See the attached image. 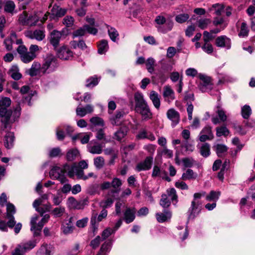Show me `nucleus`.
Segmentation results:
<instances>
[{
  "label": "nucleus",
  "mask_w": 255,
  "mask_h": 255,
  "mask_svg": "<svg viewBox=\"0 0 255 255\" xmlns=\"http://www.w3.org/2000/svg\"><path fill=\"white\" fill-rule=\"evenodd\" d=\"M16 212L14 206L10 203L6 204V216H13Z\"/></svg>",
  "instance_id": "obj_56"
},
{
  "label": "nucleus",
  "mask_w": 255,
  "mask_h": 255,
  "mask_svg": "<svg viewBox=\"0 0 255 255\" xmlns=\"http://www.w3.org/2000/svg\"><path fill=\"white\" fill-rule=\"evenodd\" d=\"M14 140V134L12 132H8L4 137V144L6 148L9 149L13 147Z\"/></svg>",
  "instance_id": "obj_26"
},
{
  "label": "nucleus",
  "mask_w": 255,
  "mask_h": 255,
  "mask_svg": "<svg viewBox=\"0 0 255 255\" xmlns=\"http://www.w3.org/2000/svg\"><path fill=\"white\" fill-rule=\"evenodd\" d=\"M221 193L219 191H211L210 193L206 196V199L208 201H213L216 202L219 199Z\"/></svg>",
  "instance_id": "obj_39"
},
{
  "label": "nucleus",
  "mask_w": 255,
  "mask_h": 255,
  "mask_svg": "<svg viewBox=\"0 0 255 255\" xmlns=\"http://www.w3.org/2000/svg\"><path fill=\"white\" fill-rule=\"evenodd\" d=\"M241 114L243 118L248 119L252 114V109L249 105H245L242 108Z\"/></svg>",
  "instance_id": "obj_45"
},
{
  "label": "nucleus",
  "mask_w": 255,
  "mask_h": 255,
  "mask_svg": "<svg viewBox=\"0 0 255 255\" xmlns=\"http://www.w3.org/2000/svg\"><path fill=\"white\" fill-rule=\"evenodd\" d=\"M170 201L167 197V195L162 194L160 201V205L164 208H168L171 204Z\"/></svg>",
  "instance_id": "obj_49"
},
{
  "label": "nucleus",
  "mask_w": 255,
  "mask_h": 255,
  "mask_svg": "<svg viewBox=\"0 0 255 255\" xmlns=\"http://www.w3.org/2000/svg\"><path fill=\"white\" fill-rule=\"evenodd\" d=\"M86 87H93L98 84V80L96 77H91L87 80L86 81Z\"/></svg>",
  "instance_id": "obj_60"
},
{
  "label": "nucleus",
  "mask_w": 255,
  "mask_h": 255,
  "mask_svg": "<svg viewBox=\"0 0 255 255\" xmlns=\"http://www.w3.org/2000/svg\"><path fill=\"white\" fill-rule=\"evenodd\" d=\"M78 138L80 139L81 142L82 144H86L89 141L90 135L88 134L83 135V134L80 133L76 136L72 137L73 140H75Z\"/></svg>",
  "instance_id": "obj_47"
},
{
  "label": "nucleus",
  "mask_w": 255,
  "mask_h": 255,
  "mask_svg": "<svg viewBox=\"0 0 255 255\" xmlns=\"http://www.w3.org/2000/svg\"><path fill=\"white\" fill-rule=\"evenodd\" d=\"M107 27L108 28V34L110 38L112 41H116L117 37L119 36L117 30L114 27H109L108 25H107Z\"/></svg>",
  "instance_id": "obj_52"
},
{
  "label": "nucleus",
  "mask_w": 255,
  "mask_h": 255,
  "mask_svg": "<svg viewBox=\"0 0 255 255\" xmlns=\"http://www.w3.org/2000/svg\"><path fill=\"white\" fill-rule=\"evenodd\" d=\"M67 35L68 30L67 29L64 28L61 31L53 30L49 33L48 38L49 42L55 49L57 48L59 45L60 41L65 38Z\"/></svg>",
  "instance_id": "obj_4"
},
{
  "label": "nucleus",
  "mask_w": 255,
  "mask_h": 255,
  "mask_svg": "<svg viewBox=\"0 0 255 255\" xmlns=\"http://www.w3.org/2000/svg\"><path fill=\"white\" fill-rule=\"evenodd\" d=\"M25 36L31 39H36L40 41L45 37V30L43 29H36L34 31H27L25 33Z\"/></svg>",
  "instance_id": "obj_10"
},
{
  "label": "nucleus",
  "mask_w": 255,
  "mask_h": 255,
  "mask_svg": "<svg viewBox=\"0 0 255 255\" xmlns=\"http://www.w3.org/2000/svg\"><path fill=\"white\" fill-rule=\"evenodd\" d=\"M81 158L80 153L77 148H71L66 153V159L68 161H73Z\"/></svg>",
  "instance_id": "obj_17"
},
{
  "label": "nucleus",
  "mask_w": 255,
  "mask_h": 255,
  "mask_svg": "<svg viewBox=\"0 0 255 255\" xmlns=\"http://www.w3.org/2000/svg\"><path fill=\"white\" fill-rule=\"evenodd\" d=\"M37 244L36 240L28 241L25 243H21L19 246L23 249L25 252L34 248Z\"/></svg>",
  "instance_id": "obj_32"
},
{
  "label": "nucleus",
  "mask_w": 255,
  "mask_h": 255,
  "mask_svg": "<svg viewBox=\"0 0 255 255\" xmlns=\"http://www.w3.org/2000/svg\"><path fill=\"white\" fill-rule=\"evenodd\" d=\"M249 30L247 24L245 22H243L241 24V29L239 32V36L240 37H245L248 36Z\"/></svg>",
  "instance_id": "obj_44"
},
{
  "label": "nucleus",
  "mask_w": 255,
  "mask_h": 255,
  "mask_svg": "<svg viewBox=\"0 0 255 255\" xmlns=\"http://www.w3.org/2000/svg\"><path fill=\"white\" fill-rule=\"evenodd\" d=\"M93 111V106L91 105H87L85 107H77L76 112L77 116L83 117L88 114L92 113Z\"/></svg>",
  "instance_id": "obj_19"
},
{
  "label": "nucleus",
  "mask_w": 255,
  "mask_h": 255,
  "mask_svg": "<svg viewBox=\"0 0 255 255\" xmlns=\"http://www.w3.org/2000/svg\"><path fill=\"white\" fill-rule=\"evenodd\" d=\"M61 155V150L59 147L53 148L49 152V156L50 157H55Z\"/></svg>",
  "instance_id": "obj_58"
},
{
  "label": "nucleus",
  "mask_w": 255,
  "mask_h": 255,
  "mask_svg": "<svg viewBox=\"0 0 255 255\" xmlns=\"http://www.w3.org/2000/svg\"><path fill=\"white\" fill-rule=\"evenodd\" d=\"M197 22L198 27L203 29L206 28L211 23V20L208 18H204L199 19Z\"/></svg>",
  "instance_id": "obj_55"
},
{
  "label": "nucleus",
  "mask_w": 255,
  "mask_h": 255,
  "mask_svg": "<svg viewBox=\"0 0 255 255\" xmlns=\"http://www.w3.org/2000/svg\"><path fill=\"white\" fill-rule=\"evenodd\" d=\"M74 18L71 16H66L63 19V23L67 27H70L74 23Z\"/></svg>",
  "instance_id": "obj_64"
},
{
  "label": "nucleus",
  "mask_w": 255,
  "mask_h": 255,
  "mask_svg": "<svg viewBox=\"0 0 255 255\" xmlns=\"http://www.w3.org/2000/svg\"><path fill=\"white\" fill-rule=\"evenodd\" d=\"M94 164L97 169H101L105 164V159L102 156H98L94 159Z\"/></svg>",
  "instance_id": "obj_48"
},
{
  "label": "nucleus",
  "mask_w": 255,
  "mask_h": 255,
  "mask_svg": "<svg viewBox=\"0 0 255 255\" xmlns=\"http://www.w3.org/2000/svg\"><path fill=\"white\" fill-rule=\"evenodd\" d=\"M200 152L201 154L207 157L210 154V147L209 144L207 143H203L200 147Z\"/></svg>",
  "instance_id": "obj_41"
},
{
  "label": "nucleus",
  "mask_w": 255,
  "mask_h": 255,
  "mask_svg": "<svg viewBox=\"0 0 255 255\" xmlns=\"http://www.w3.org/2000/svg\"><path fill=\"white\" fill-rule=\"evenodd\" d=\"M39 20V16L36 13L28 16V20L26 22V26H33L36 25Z\"/></svg>",
  "instance_id": "obj_37"
},
{
  "label": "nucleus",
  "mask_w": 255,
  "mask_h": 255,
  "mask_svg": "<svg viewBox=\"0 0 255 255\" xmlns=\"http://www.w3.org/2000/svg\"><path fill=\"white\" fill-rule=\"evenodd\" d=\"M167 118L172 122V126L175 127L180 121L179 113L175 109L171 108L169 109L166 113Z\"/></svg>",
  "instance_id": "obj_13"
},
{
  "label": "nucleus",
  "mask_w": 255,
  "mask_h": 255,
  "mask_svg": "<svg viewBox=\"0 0 255 255\" xmlns=\"http://www.w3.org/2000/svg\"><path fill=\"white\" fill-rule=\"evenodd\" d=\"M88 151L92 154H99L102 152V146L100 144H96L88 147Z\"/></svg>",
  "instance_id": "obj_43"
},
{
  "label": "nucleus",
  "mask_w": 255,
  "mask_h": 255,
  "mask_svg": "<svg viewBox=\"0 0 255 255\" xmlns=\"http://www.w3.org/2000/svg\"><path fill=\"white\" fill-rule=\"evenodd\" d=\"M182 162L185 167H191L195 163V160L191 157L184 158Z\"/></svg>",
  "instance_id": "obj_57"
},
{
  "label": "nucleus",
  "mask_w": 255,
  "mask_h": 255,
  "mask_svg": "<svg viewBox=\"0 0 255 255\" xmlns=\"http://www.w3.org/2000/svg\"><path fill=\"white\" fill-rule=\"evenodd\" d=\"M127 132L128 128L127 127H122L115 133L114 138L120 141L126 135Z\"/></svg>",
  "instance_id": "obj_36"
},
{
  "label": "nucleus",
  "mask_w": 255,
  "mask_h": 255,
  "mask_svg": "<svg viewBox=\"0 0 255 255\" xmlns=\"http://www.w3.org/2000/svg\"><path fill=\"white\" fill-rule=\"evenodd\" d=\"M21 60L24 63L32 61L35 57L36 54L27 51V49L24 45H19L17 48Z\"/></svg>",
  "instance_id": "obj_6"
},
{
  "label": "nucleus",
  "mask_w": 255,
  "mask_h": 255,
  "mask_svg": "<svg viewBox=\"0 0 255 255\" xmlns=\"http://www.w3.org/2000/svg\"><path fill=\"white\" fill-rule=\"evenodd\" d=\"M65 212V208L63 207H59L55 208L52 211V214L56 217H61Z\"/></svg>",
  "instance_id": "obj_59"
},
{
  "label": "nucleus",
  "mask_w": 255,
  "mask_h": 255,
  "mask_svg": "<svg viewBox=\"0 0 255 255\" xmlns=\"http://www.w3.org/2000/svg\"><path fill=\"white\" fill-rule=\"evenodd\" d=\"M173 26V23L171 21H166L163 25H160L157 27L159 31L162 33H166L170 31Z\"/></svg>",
  "instance_id": "obj_34"
},
{
  "label": "nucleus",
  "mask_w": 255,
  "mask_h": 255,
  "mask_svg": "<svg viewBox=\"0 0 255 255\" xmlns=\"http://www.w3.org/2000/svg\"><path fill=\"white\" fill-rule=\"evenodd\" d=\"M216 135L218 137L221 136L222 135L227 136L229 133V130L225 126L217 127L216 128Z\"/></svg>",
  "instance_id": "obj_50"
},
{
  "label": "nucleus",
  "mask_w": 255,
  "mask_h": 255,
  "mask_svg": "<svg viewBox=\"0 0 255 255\" xmlns=\"http://www.w3.org/2000/svg\"><path fill=\"white\" fill-rule=\"evenodd\" d=\"M145 65L148 72L153 73L154 70L155 60L151 57L148 58L145 62Z\"/></svg>",
  "instance_id": "obj_46"
},
{
  "label": "nucleus",
  "mask_w": 255,
  "mask_h": 255,
  "mask_svg": "<svg viewBox=\"0 0 255 255\" xmlns=\"http://www.w3.org/2000/svg\"><path fill=\"white\" fill-rule=\"evenodd\" d=\"M153 162V158L151 156H147L143 161L137 164L135 170L138 172L142 170H147L150 169Z\"/></svg>",
  "instance_id": "obj_11"
},
{
  "label": "nucleus",
  "mask_w": 255,
  "mask_h": 255,
  "mask_svg": "<svg viewBox=\"0 0 255 255\" xmlns=\"http://www.w3.org/2000/svg\"><path fill=\"white\" fill-rule=\"evenodd\" d=\"M88 167V164L86 160H81L78 163V166L76 163H74L71 166L66 163L64 165V169L67 172L68 176L70 178H73L75 175L79 179L86 180L90 178L97 177L93 172H90L87 175L84 174V169Z\"/></svg>",
  "instance_id": "obj_1"
},
{
  "label": "nucleus",
  "mask_w": 255,
  "mask_h": 255,
  "mask_svg": "<svg viewBox=\"0 0 255 255\" xmlns=\"http://www.w3.org/2000/svg\"><path fill=\"white\" fill-rule=\"evenodd\" d=\"M111 183V187L113 188L112 192L113 193H119L120 191L122 182L118 178H114Z\"/></svg>",
  "instance_id": "obj_28"
},
{
  "label": "nucleus",
  "mask_w": 255,
  "mask_h": 255,
  "mask_svg": "<svg viewBox=\"0 0 255 255\" xmlns=\"http://www.w3.org/2000/svg\"><path fill=\"white\" fill-rule=\"evenodd\" d=\"M7 108L0 106V117L3 130L10 128L12 124L18 121L21 114V108L19 105L13 110H8Z\"/></svg>",
  "instance_id": "obj_2"
},
{
  "label": "nucleus",
  "mask_w": 255,
  "mask_h": 255,
  "mask_svg": "<svg viewBox=\"0 0 255 255\" xmlns=\"http://www.w3.org/2000/svg\"><path fill=\"white\" fill-rule=\"evenodd\" d=\"M166 195L167 197L172 202L175 201L176 203L177 202L178 196L176 193L175 189L173 188L168 189L166 190Z\"/></svg>",
  "instance_id": "obj_40"
},
{
  "label": "nucleus",
  "mask_w": 255,
  "mask_h": 255,
  "mask_svg": "<svg viewBox=\"0 0 255 255\" xmlns=\"http://www.w3.org/2000/svg\"><path fill=\"white\" fill-rule=\"evenodd\" d=\"M198 77L200 80L198 84V88L202 92H208L211 90L212 83L211 77L201 73L198 74Z\"/></svg>",
  "instance_id": "obj_7"
},
{
  "label": "nucleus",
  "mask_w": 255,
  "mask_h": 255,
  "mask_svg": "<svg viewBox=\"0 0 255 255\" xmlns=\"http://www.w3.org/2000/svg\"><path fill=\"white\" fill-rule=\"evenodd\" d=\"M205 192L196 193L194 194V200L192 201L191 207L189 210L190 212L189 218L194 219L199 214L200 211L199 206L201 203L198 199L201 198L202 196H205Z\"/></svg>",
  "instance_id": "obj_5"
},
{
  "label": "nucleus",
  "mask_w": 255,
  "mask_h": 255,
  "mask_svg": "<svg viewBox=\"0 0 255 255\" xmlns=\"http://www.w3.org/2000/svg\"><path fill=\"white\" fill-rule=\"evenodd\" d=\"M51 14L58 17H60L64 15L66 12V10L62 8L59 6L54 5L51 10Z\"/></svg>",
  "instance_id": "obj_31"
},
{
  "label": "nucleus",
  "mask_w": 255,
  "mask_h": 255,
  "mask_svg": "<svg viewBox=\"0 0 255 255\" xmlns=\"http://www.w3.org/2000/svg\"><path fill=\"white\" fill-rule=\"evenodd\" d=\"M57 55L61 59L68 60L72 57L73 53L66 46H63L58 50Z\"/></svg>",
  "instance_id": "obj_16"
},
{
  "label": "nucleus",
  "mask_w": 255,
  "mask_h": 255,
  "mask_svg": "<svg viewBox=\"0 0 255 255\" xmlns=\"http://www.w3.org/2000/svg\"><path fill=\"white\" fill-rule=\"evenodd\" d=\"M149 97L154 107L158 110L160 106V101L158 94L154 91H152L150 92Z\"/></svg>",
  "instance_id": "obj_24"
},
{
  "label": "nucleus",
  "mask_w": 255,
  "mask_h": 255,
  "mask_svg": "<svg viewBox=\"0 0 255 255\" xmlns=\"http://www.w3.org/2000/svg\"><path fill=\"white\" fill-rule=\"evenodd\" d=\"M67 172L64 169V166L62 168L58 166L53 167L49 172V175L52 178L57 179L62 174H64Z\"/></svg>",
  "instance_id": "obj_23"
},
{
  "label": "nucleus",
  "mask_w": 255,
  "mask_h": 255,
  "mask_svg": "<svg viewBox=\"0 0 255 255\" xmlns=\"http://www.w3.org/2000/svg\"><path fill=\"white\" fill-rule=\"evenodd\" d=\"M8 74L13 79L15 80H18L22 77L21 74L19 72V68L16 65L12 66L9 70Z\"/></svg>",
  "instance_id": "obj_25"
},
{
  "label": "nucleus",
  "mask_w": 255,
  "mask_h": 255,
  "mask_svg": "<svg viewBox=\"0 0 255 255\" xmlns=\"http://www.w3.org/2000/svg\"><path fill=\"white\" fill-rule=\"evenodd\" d=\"M39 217L37 215L34 216L32 217L30 221L31 228L30 230L33 232V236L37 237L40 235L41 231L44 225L43 222L39 221L37 224Z\"/></svg>",
  "instance_id": "obj_8"
},
{
  "label": "nucleus",
  "mask_w": 255,
  "mask_h": 255,
  "mask_svg": "<svg viewBox=\"0 0 255 255\" xmlns=\"http://www.w3.org/2000/svg\"><path fill=\"white\" fill-rule=\"evenodd\" d=\"M56 59L52 55H48L45 59L44 63L42 66V74H44L49 69L56 66Z\"/></svg>",
  "instance_id": "obj_12"
},
{
  "label": "nucleus",
  "mask_w": 255,
  "mask_h": 255,
  "mask_svg": "<svg viewBox=\"0 0 255 255\" xmlns=\"http://www.w3.org/2000/svg\"><path fill=\"white\" fill-rule=\"evenodd\" d=\"M86 32L85 25H84L82 27H81L73 32L72 34L73 37L74 38L78 36H83L86 34Z\"/></svg>",
  "instance_id": "obj_61"
},
{
  "label": "nucleus",
  "mask_w": 255,
  "mask_h": 255,
  "mask_svg": "<svg viewBox=\"0 0 255 255\" xmlns=\"http://www.w3.org/2000/svg\"><path fill=\"white\" fill-rule=\"evenodd\" d=\"M216 153L218 156H222L227 150L226 146L223 144H217L216 146Z\"/></svg>",
  "instance_id": "obj_54"
},
{
  "label": "nucleus",
  "mask_w": 255,
  "mask_h": 255,
  "mask_svg": "<svg viewBox=\"0 0 255 255\" xmlns=\"http://www.w3.org/2000/svg\"><path fill=\"white\" fill-rule=\"evenodd\" d=\"M63 130L61 126H59L56 128V136L59 140H62L65 138V133Z\"/></svg>",
  "instance_id": "obj_63"
},
{
  "label": "nucleus",
  "mask_w": 255,
  "mask_h": 255,
  "mask_svg": "<svg viewBox=\"0 0 255 255\" xmlns=\"http://www.w3.org/2000/svg\"><path fill=\"white\" fill-rule=\"evenodd\" d=\"M216 45L218 47H225L229 49L231 47V39L226 35L218 36L216 39Z\"/></svg>",
  "instance_id": "obj_14"
},
{
  "label": "nucleus",
  "mask_w": 255,
  "mask_h": 255,
  "mask_svg": "<svg viewBox=\"0 0 255 255\" xmlns=\"http://www.w3.org/2000/svg\"><path fill=\"white\" fill-rule=\"evenodd\" d=\"M163 96L165 101L170 102L175 99L174 92L170 86L167 85L163 88Z\"/></svg>",
  "instance_id": "obj_21"
},
{
  "label": "nucleus",
  "mask_w": 255,
  "mask_h": 255,
  "mask_svg": "<svg viewBox=\"0 0 255 255\" xmlns=\"http://www.w3.org/2000/svg\"><path fill=\"white\" fill-rule=\"evenodd\" d=\"M136 210L134 208H127L124 213V219L127 224L132 222L135 219Z\"/></svg>",
  "instance_id": "obj_20"
},
{
  "label": "nucleus",
  "mask_w": 255,
  "mask_h": 255,
  "mask_svg": "<svg viewBox=\"0 0 255 255\" xmlns=\"http://www.w3.org/2000/svg\"><path fill=\"white\" fill-rule=\"evenodd\" d=\"M42 73V66L38 63L34 62L28 71V74L31 76H35Z\"/></svg>",
  "instance_id": "obj_22"
},
{
  "label": "nucleus",
  "mask_w": 255,
  "mask_h": 255,
  "mask_svg": "<svg viewBox=\"0 0 255 255\" xmlns=\"http://www.w3.org/2000/svg\"><path fill=\"white\" fill-rule=\"evenodd\" d=\"M15 9V4L13 1L8 0L5 2L4 5V10L5 12L13 15L16 12Z\"/></svg>",
  "instance_id": "obj_30"
},
{
  "label": "nucleus",
  "mask_w": 255,
  "mask_h": 255,
  "mask_svg": "<svg viewBox=\"0 0 255 255\" xmlns=\"http://www.w3.org/2000/svg\"><path fill=\"white\" fill-rule=\"evenodd\" d=\"M90 122L94 126H104V120L99 117H95L90 119Z\"/></svg>",
  "instance_id": "obj_53"
},
{
  "label": "nucleus",
  "mask_w": 255,
  "mask_h": 255,
  "mask_svg": "<svg viewBox=\"0 0 255 255\" xmlns=\"http://www.w3.org/2000/svg\"><path fill=\"white\" fill-rule=\"evenodd\" d=\"M135 101V111L139 114L143 120H148L152 118V114L143 96L139 93H135L134 95Z\"/></svg>",
  "instance_id": "obj_3"
},
{
  "label": "nucleus",
  "mask_w": 255,
  "mask_h": 255,
  "mask_svg": "<svg viewBox=\"0 0 255 255\" xmlns=\"http://www.w3.org/2000/svg\"><path fill=\"white\" fill-rule=\"evenodd\" d=\"M87 200H83L79 201L73 197H70L67 200V204L69 208L75 209H83L86 205L87 204Z\"/></svg>",
  "instance_id": "obj_9"
},
{
  "label": "nucleus",
  "mask_w": 255,
  "mask_h": 255,
  "mask_svg": "<svg viewBox=\"0 0 255 255\" xmlns=\"http://www.w3.org/2000/svg\"><path fill=\"white\" fill-rule=\"evenodd\" d=\"M62 200V195L60 191H58L56 194L52 195V201L54 205H59Z\"/></svg>",
  "instance_id": "obj_51"
},
{
  "label": "nucleus",
  "mask_w": 255,
  "mask_h": 255,
  "mask_svg": "<svg viewBox=\"0 0 255 255\" xmlns=\"http://www.w3.org/2000/svg\"><path fill=\"white\" fill-rule=\"evenodd\" d=\"M52 247L46 244H43L37 253V255H51Z\"/></svg>",
  "instance_id": "obj_27"
},
{
  "label": "nucleus",
  "mask_w": 255,
  "mask_h": 255,
  "mask_svg": "<svg viewBox=\"0 0 255 255\" xmlns=\"http://www.w3.org/2000/svg\"><path fill=\"white\" fill-rule=\"evenodd\" d=\"M112 243L111 242H106L101 246L99 252L97 255H107L111 249Z\"/></svg>",
  "instance_id": "obj_35"
},
{
  "label": "nucleus",
  "mask_w": 255,
  "mask_h": 255,
  "mask_svg": "<svg viewBox=\"0 0 255 255\" xmlns=\"http://www.w3.org/2000/svg\"><path fill=\"white\" fill-rule=\"evenodd\" d=\"M125 115L124 111H117L114 115L112 116L110 118V122L111 124L114 126H119L122 124V118Z\"/></svg>",
  "instance_id": "obj_15"
},
{
  "label": "nucleus",
  "mask_w": 255,
  "mask_h": 255,
  "mask_svg": "<svg viewBox=\"0 0 255 255\" xmlns=\"http://www.w3.org/2000/svg\"><path fill=\"white\" fill-rule=\"evenodd\" d=\"M98 52L100 54H105L109 48L108 41L106 40H101L98 45Z\"/></svg>",
  "instance_id": "obj_38"
},
{
  "label": "nucleus",
  "mask_w": 255,
  "mask_h": 255,
  "mask_svg": "<svg viewBox=\"0 0 255 255\" xmlns=\"http://www.w3.org/2000/svg\"><path fill=\"white\" fill-rule=\"evenodd\" d=\"M197 177V174L194 173L193 170L188 169L182 174L181 179L183 180L195 179Z\"/></svg>",
  "instance_id": "obj_33"
},
{
  "label": "nucleus",
  "mask_w": 255,
  "mask_h": 255,
  "mask_svg": "<svg viewBox=\"0 0 255 255\" xmlns=\"http://www.w3.org/2000/svg\"><path fill=\"white\" fill-rule=\"evenodd\" d=\"M155 216L158 222L163 223L171 218V213L169 211H165L163 213H156Z\"/></svg>",
  "instance_id": "obj_29"
},
{
  "label": "nucleus",
  "mask_w": 255,
  "mask_h": 255,
  "mask_svg": "<svg viewBox=\"0 0 255 255\" xmlns=\"http://www.w3.org/2000/svg\"><path fill=\"white\" fill-rule=\"evenodd\" d=\"M16 39V34L15 32L14 31H11L9 36L4 39L3 41V44L7 51H10L12 50V44L14 42V40Z\"/></svg>",
  "instance_id": "obj_18"
},
{
  "label": "nucleus",
  "mask_w": 255,
  "mask_h": 255,
  "mask_svg": "<svg viewBox=\"0 0 255 255\" xmlns=\"http://www.w3.org/2000/svg\"><path fill=\"white\" fill-rule=\"evenodd\" d=\"M218 110L216 113L218 115V117L222 122H225L227 120V117L225 114V111L222 109L220 107H217Z\"/></svg>",
  "instance_id": "obj_62"
},
{
  "label": "nucleus",
  "mask_w": 255,
  "mask_h": 255,
  "mask_svg": "<svg viewBox=\"0 0 255 255\" xmlns=\"http://www.w3.org/2000/svg\"><path fill=\"white\" fill-rule=\"evenodd\" d=\"M224 9V5L219 3L214 4L210 8V11H214L217 15H220Z\"/></svg>",
  "instance_id": "obj_42"
}]
</instances>
